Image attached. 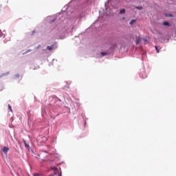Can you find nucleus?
I'll return each mask as SVG.
<instances>
[{
    "mask_svg": "<svg viewBox=\"0 0 176 176\" xmlns=\"http://www.w3.org/2000/svg\"><path fill=\"white\" fill-rule=\"evenodd\" d=\"M2 151L3 152V153H5V155H8V152H9V147L8 146H5L2 148Z\"/></svg>",
    "mask_w": 176,
    "mask_h": 176,
    "instance_id": "nucleus-1",
    "label": "nucleus"
},
{
    "mask_svg": "<svg viewBox=\"0 0 176 176\" xmlns=\"http://www.w3.org/2000/svg\"><path fill=\"white\" fill-rule=\"evenodd\" d=\"M54 46H55L54 44H52V45H50V46H47V50H53V49H54Z\"/></svg>",
    "mask_w": 176,
    "mask_h": 176,
    "instance_id": "nucleus-2",
    "label": "nucleus"
},
{
    "mask_svg": "<svg viewBox=\"0 0 176 176\" xmlns=\"http://www.w3.org/2000/svg\"><path fill=\"white\" fill-rule=\"evenodd\" d=\"M162 25H164L165 27H170L171 25L170 24V23L164 21L163 22Z\"/></svg>",
    "mask_w": 176,
    "mask_h": 176,
    "instance_id": "nucleus-3",
    "label": "nucleus"
},
{
    "mask_svg": "<svg viewBox=\"0 0 176 176\" xmlns=\"http://www.w3.org/2000/svg\"><path fill=\"white\" fill-rule=\"evenodd\" d=\"M51 170H53L54 171H55V173H58V168H57V167L56 166H52Z\"/></svg>",
    "mask_w": 176,
    "mask_h": 176,
    "instance_id": "nucleus-4",
    "label": "nucleus"
},
{
    "mask_svg": "<svg viewBox=\"0 0 176 176\" xmlns=\"http://www.w3.org/2000/svg\"><path fill=\"white\" fill-rule=\"evenodd\" d=\"M140 42H141V37H137L136 40H135L136 45H138V43H140Z\"/></svg>",
    "mask_w": 176,
    "mask_h": 176,
    "instance_id": "nucleus-5",
    "label": "nucleus"
},
{
    "mask_svg": "<svg viewBox=\"0 0 176 176\" xmlns=\"http://www.w3.org/2000/svg\"><path fill=\"white\" fill-rule=\"evenodd\" d=\"M137 21V20L135 19H132L130 22L129 24L130 25H133L134 24V23H135Z\"/></svg>",
    "mask_w": 176,
    "mask_h": 176,
    "instance_id": "nucleus-6",
    "label": "nucleus"
},
{
    "mask_svg": "<svg viewBox=\"0 0 176 176\" xmlns=\"http://www.w3.org/2000/svg\"><path fill=\"white\" fill-rule=\"evenodd\" d=\"M124 13H126V10H124V9H122L120 11V14H124Z\"/></svg>",
    "mask_w": 176,
    "mask_h": 176,
    "instance_id": "nucleus-7",
    "label": "nucleus"
},
{
    "mask_svg": "<svg viewBox=\"0 0 176 176\" xmlns=\"http://www.w3.org/2000/svg\"><path fill=\"white\" fill-rule=\"evenodd\" d=\"M24 145L26 148H30V144H27V142H24Z\"/></svg>",
    "mask_w": 176,
    "mask_h": 176,
    "instance_id": "nucleus-8",
    "label": "nucleus"
},
{
    "mask_svg": "<svg viewBox=\"0 0 176 176\" xmlns=\"http://www.w3.org/2000/svg\"><path fill=\"white\" fill-rule=\"evenodd\" d=\"M135 8L138 9L139 10H142V7L136 6Z\"/></svg>",
    "mask_w": 176,
    "mask_h": 176,
    "instance_id": "nucleus-9",
    "label": "nucleus"
},
{
    "mask_svg": "<svg viewBox=\"0 0 176 176\" xmlns=\"http://www.w3.org/2000/svg\"><path fill=\"white\" fill-rule=\"evenodd\" d=\"M8 109H10V111H11V112H12V106H10V104H8Z\"/></svg>",
    "mask_w": 176,
    "mask_h": 176,
    "instance_id": "nucleus-10",
    "label": "nucleus"
},
{
    "mask_svg": "<svg viewBox=\"0 0 176 176\" xmlns=\"http://www.w3.org/2000/svg\"><path fill=\"white\" fill-rule=\"evenodd\" d=\"M102 56H107V52H101Z\"/></svg>",
    "mask_w": 176,
    "mask_h": 176,
    "instance_id": "nucleus-11",
    "label": "nucleus"
},
{
    "mask_svg": "<svg viewBox=\"0 0 176 176\" xmlns=\"http://www.w3.org/2000/svg\"><path fill=\"white\" fill-rule=\"evenodd\" d=\"M155 48L156 50H157V53H159V48H157V46H155Z\"/></svg>",
    "mask_w": 176,
    "mask_h": 176,
    "instance_id": "nucleus-12",
    "label": "nucleus"
},
{
    "mask_svg": "<svg viewBox=\"0 0 176 176\" xmlns=\"http://www.w3.org/2000/svg\"><path fill=\"white\" fill-rule=\"evenodd\" d=\"M39 175H41V174H39V173H35V174H34V176H39Z\"/></svg>",
    "mask_w": 176,
    "mask_h": 176,
    "instance_id": "nucleus-13",
    "label": "nucleus"
},
{
    "mask_svg": "<svg viewBox=\"0 0 176 176\" xmlns=\"http://www.w3.org/2000/svg\"><path fill=\"white\" fill-rule=\"evenodd\" d=\"M54 21H56V19H53L51 23H54Z\"/></svg>",
    "mask_w": 176,
    "mask_h": 176,
    "instance_id": "nucleus-14",
    "label": "nucleus"
},
{
    "mask_svg": "<svg viewBox=\"0 0 176 176\" xmlns=\"http://www.w3.org/2000/svg\"><path fill=\"white\" fill-rule=\"evenodd\" d=\"M145 41L146 42V43H149V41L145 40Z\"/></svg>",
    "mask_w": 176,
    "mask_h": 176,
    "instance_id": "nucleus-15",
    "label": "nucleus"
},
{
    "mask_svg": "<svg viewBox=\"0 0 176 176\" xmlns=\"http://www.w3.org/2000/svg\"><path fill=\"white\" fill-rule=\"evenodd\" d=\"M125 19H126V18L123 17V18H122V20H124Z\"/></svg>",
    "mask_w": 176,
    "mask_h": 176,
    "instance_id": "nucleus-16",
    "label": "nucleus"
},
{
    "mask_svg": "<svg viewBox=\"0 0 176 176\" xmlns=\"http://www.w3.org/2000/svg\"><path fill=\"white\" fill-rule=\"evenodd\" d=\"M173 16L172 15H170V17H172Z\"/></svg>",
    "mask_w": 176,
    "mask_h": 176,
    "instance_id": "nucleus-17",
    "label": "nucleus"
},
{
    "mask_svg": "<svg viewBox=\"0 0 176 176\" xmlns=\"http://www.w3.org/2000/svg\"><path fill=\"white\" fill-rule=\"evenodd\" d=\"M59 176H61V175H59Z\"/></svg>",
    "mask_w": 176,
    "mask_h": 176,
    "instance_id": "nucleus-18",
    "label": "nucleus"
}]
</instances>
